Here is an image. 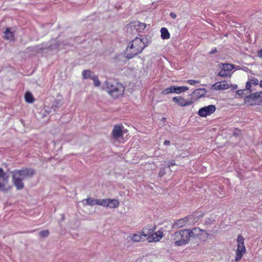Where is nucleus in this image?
<instances>
[{
    "label": "nucleus",
    "instance_id": "473e14b6",
    "mask_svg": "<svg viewBox=\"0 0 262 262\" xmlns=\"http://www.w3.org/2000/svg\"><path fill=\"white\" fill-rule=\"evenodd\" d=\"M186 82L190 85H195V84L199 83L200 81L199 80H188L186 81Z\"/></svg>",
    "mask_w": 262,
    "mask_h": 262
},
{
    "label": "nucleus",
    "instance_id": "72a5a7b5",
    "mask_svg": "<svg viewBox=\"0 0 262 262\" xmlns=\"http://www.w3.org/2000/svg\"><path fill=\"white\" fill-rule=\"evenodd\" d=\"M251 85H252L251 83H250V81L248 80L246 84V89L248 90H250V89L251 88Z\"/></svg>",
    "mask_w": 262,
    "mask_h": 262
},
{
    "label": "nucleus",
    "instance_id": "a19ab883",
    "mask_svg": "<svg viewBox=\"0 0 262 262\" xmlns=\"http://www.w3.org/2000/svg\"><path fill=\"white\" fill-rule=\"evenodd\" d=\"M259 86L261 88H262V80L260 81L259 82Z\"/></svg>",
    "mask_w": 262,
    "mask_h": 262
},
{
    "label": "nucleus",
    "instance_id": "5701e85b",
    "mask_svg": "<svg viewBox=\"0 0 262 262\" xmlns=\"http://www.w3.org/2000/svg\"><path fill=\"white\" fill-rule=\"evenodd\" d=\"M220 66L226 72L231 73V71L234 69V66L229 63H222Z\"/></svg>",
    "mask_w": 262,
    "mask_h": 262
},
{
    "label": "nucleus",
    "instance_id": "423d86ee",
    "mask_svg": "<svg viewBox=\"0 0 262 262\" xmlns=\"http://www.w3.org/2000/svg\"><path fill=\"white\" fill-rule=\"evenodd\" d=\"M198 219L193 217L192 215L188 216L186 217L177 221L173 224V228L174 229L181 228L184 226H188L193 224L198 221Z\"/></svg>",
    "mask_w": 262,
    "mask_h": 262
},
{
    "label": "nucleus",
    "instance_id": "f03ea898",
    "mask_svg": "<svg viewBox=\"0 0 262 262\" xmlns=\"http://www.w3.org/2000/svg\"><path fill=\"white\" fill-rule=\"evenodd\" d=\"M148 44L147 38L144 36L136 37L130 42L126 48L127 57L131 59L134 56L141 53Z\"/></svg>",
    "mask_w": 262,
    "mask_h": 262
},
{
    "label": "nucleus",
    "instance_id": "7ed1b4c3",
    "mask_svg": "<svg viewBox=\"0 0 262 262\" xmlns=\"http://www.w3.org/2000/svg\"><path fill=\"white\" fill-rule=\"evenodd\" d=\"M104 89H106L110 95L115 98L122 96L124 92V87L121 83L111 80L105 81Z\"/></svg>",
    "mask_w": 262,
    "mask_h": 262
},
{
    "label": "nucleus",
    "instance_id": "dca6fc26",
    "mask_svg": "<svg viewBox=\"0 0 262 262\" xmlns=\"http://www.w3.org/2000/svg\"><path fill=\"white\" fill-rule=\"evenodd\" d=\"M163 236V232L161 231H158L149 235L147 237V240L149 242H158L162 238Z\"/></svg>",
    "mask_w": 262,
    "mask_h": 262
},
{
    "label": "nucleus",
    "instance_id": "9b49d317",
    "mask_svg": "<svg viewBox=\"0 0 262 262\" xmlns=\"http://www.w3.org/2000/svg\"><path fill=\"white\" fill-rule=\"evenodd\" d=\"M102 207L113 209L118 207L120 202L117 199H102Z\"/></svg>",
    "mask_w": 262,
    "mask_h": 262
},
{
    "label": "nucleus",
    "instance_id": "aec40b11",
    "mask_svg": "<svg viewBox=\"0 0 262 262\" xmlns=\"http://www.w3.org/2000/svg\"><path fill=\"white\" fill-rule=\"evenodd\" d=\"M132 24L139 32L142 31L146 27V25L145 23H142L139 21H134Z\"/></svg>",
    "mask_w": 262,
    "mask_h": 262
},
{
    "label": "nucleus",
    "instance_id": "a211bd4d",
    "mask_svg": "<svg viewBox=\"0 0 262 262\" xmlns=\"http://www.w3.org/2000/svg\"><path fill=\"white\" fill-rule=\"evenodd\" d=\"M206 93V90L205 89H198L195 90L192 93V97L198 99L204 96Z\"/></svg>",
    "mask_w": 262,
    "mask_h": 262
},
{
    "label": "nucleus",
    "instance_id": "9d476101",
    "mask_svg": "<svg viewBox=\"0 0 262 262\" xmlns=\"http://www.w3.org/2000/svg\"><path fill=\"white\" fill-rule=\"evenodd\" d=\"M216 108L214 105H209L201 108L198 112V114L201 117H205L213 114Z\"/></svg>",
    "mask_w": 262,
    "mask_h": 262
},
{
    "label": "nucleus",
    "instance_id": "393cba45",
    "mask_svg": "<svg viewBox=\"0 0 262 262\" xmlns=\"http://www.w3.org/2000/svg\"><path fill=\"white\" fill-rule=\"evenodd\" d=\"M82 75L83 79L90 78L92 79L93 75H95L90 70H84L82 72Z\"/></svg>",
    "mask_w": 262,
    "mask_h": 262
},
{
    "label": "nucleus",
    "instance_id": "37998d69",
    "mask_svg": "<svg viewBox=\"0 0 262 262\" xmlns=\"http://www.w3.org/2000/svg\"><path fill=\"white\" fill-rule=\"evenodd\" d=\"M56 103H57V105H60V102H58V103L56 101L55 102Z\"/></svg>",
    "mask_w": 262,
    "mask_h": 262
},
{
    "label": "nucleus",
    "instance_id": "2f4dec72",
    "mask_svg": "<svg viewBox=\"0 0 262 262\" xmlns=\"http://www.w3.org/2000/svg\"><path fill=\"white\" fill-rule=\"evenodd\" d=\"M248 80L250 81V83H251L253 85H257L259 82L258 79L255 77L249 78Z\"/></svg>",
    "mask_w": 262,
    "mask_h": 262
},
{
    "label": "nucleus",
    "instance_id": "6ab92c4d",
    "mask_svg": "<svg viewBox=\"0 0 262 262\" xmlns=\"http://www.w3.org/2000/svg\"><path fill=\"white\" fill-rule=\"evenodd\" d=\"M140 232L133 234L129 236L130 240L134 242H139L143 241L144 239L142 237Z\"/></svg>",
    "mask_w": 262,
    "mask_h": 262
},
{
    "label": "nucleus",
    "instance_id": "4be33fe9",
    "mask_svg": "<svg viewBox=\"0 0 262 262\" xmlns=\"http://www.w3.org/2000/svg\"><path fill=\"white\" fill-rule=\"evenodd\" d=\"M160 32L161 37L163 39H168L170 38V34L166 28H162Z\"/></svg>",
    "mask_w": 262,
    "mask_h": 262
},
{
    "label": "nucleus",
    "instance_id": "412c9836",
    "mask_svg": "<svg viewBox=\"0 0 262 262\" xmlns=\"http://www.w3.org/2000/svg\"><path fill=\"white\" fill-rule=\"evenodd\" d=\"M4 37L9 40H13L14 39L13 32L10 31V28H7L4 32Z\"/></svg>",
    "mask_w": 262,
    "mask_h": 262
},
{
    "label": "nucleus",
    "instance_id": "b1692460",
    "mask_svg": "<svg viewBox=\"0 0 262 262\" xmlns=\"http://www.w3.org/2000/svg\"><path fill=\"white\" fill-rule=\"evenodd\" d=\"M176 86H171L165 89L162 92L163 95H167L170 93H176Z\"/></svg>",
    "mask_w": 262,
    "mask_h": 262
},
{
    "label": "nucleus",
    "instance_id": "0eeeda50",
    "mask_svg": "<svg viewBox=\"0 0 262 262\" xmlns=\"http://www.w3.org/2000/svg\"><path fill=\"white\" fill-rule=\"evenodd\" d=\"M237 248L236 250V256L235 260L239 261L246 253V249L244 245V238L241 235H238L237 237Z\"/></svg>",
    "mask_w": 262,
    "mask_h": 262
},
{
    "label": "nucleus",
    "instance_id": "4c0bfd02",
    "mask_svg": "<svg viewBox=\"0 0 262 262\" xmlns=\"http://www.w3.org/2000/svg\"><path fill=\"white\" fill-rule=\"evenodd\" d=\"M176 165V163L174 162V161H171L170 162H169L168 164V165L167 166L168 167H170V166H173V165Z\"/></svg>",
    "mask_w": 262,
    "mask_h": 262
},
{
    "label": "nucleus",
    "instance_id": "ea45409f",
    "mask_svg": "<svg viewBox=\"0 0 262 262\" xmlns=\"http://www.w3.org/2000/svg\"><path fill=\"white\" fill-rule=\"evenodd\" d=\"M170 141L168 140H165L164 142V144L166 146L169 145Z\"/></svg>",
    "mask_w": 262,
    "mask_h": 262
},
{
    "label": "nucleus",
    "instance_id": "20e7f679",
    "mask_svg": "<svg viewBox=\"0 0 262 262\" xmlns=\"http://www.w3.org/2000/svg\"><path fill=\"white\" fill-rule=\"evenodd\" d=\"M189 233V229H183L177 231L172 235L171 241L177 246L188 244L190 241Z\"/></svg>",
    "mask_w": 262,
    "mask_h": 262
},
{
    "label": "nucleus",
    "instance_id": "e433bc0d",
    "mask_svg": "<svg viewBox=\"0 0 262 262\" xmlns=\"http://www.w3.org/2000/svg\"><path fill=\"white\" fill-rule=\"evenodd\" d=\"M170 16L172 18L175 19L177 17V15L176 13L173 12H171L170 13Z\"/></svg>",
    "mask_w": 262,
    "mask_h": 262
},
{
    "label": "nucleus",
    "instance_id": "79ce46f5",
    "mask_svg": "<svg viewBox=\"0 0 262 262\" xmlns=\"http://www.w3.org/2000/svg\"><path fill=\"white\" fill-rule=\"evenodd\" d=\"M233 88H234V89H236V88H237V85H235L233 86Z\"/></svg>",
    "mask_w": 262,
    "mask_h": 262
},
{
    "label": "nucleus",
    "instance_id": "c9c22d12",
    "mask_svg": "<svg viewBox=\"0 0 262 262\" xmlns=\"http://www.w3.org/2000/svg\"><path fill=\"white\" fill-rule=\"evenodd\" d=\"M257 54L258 57L262 58V49L257 51Z\"/></svg>",
    "mask_w": 262,
    "mask_h": 262
},
{
    "label": "nucleus",
    "instance_id": "4468645a",
    "mask_svg": "<svg viewBox=\"0 0 262 262\" xmlns=\"http://www.w3.org/2000/svg\"><path fill=\"white\" fill-rule=\"evenodd\" d=\"M231 86V84L226 81H222L216 82L211 86V89L215 90H224L228 89Z\"/></svg>",
    "mask_w": 262,
    "mask_h": 262
},
{
    "label": "nucleus",
    "instance_id": "c756f323",
    "mask_svg": "<svg viewBox=\"0 0 262 262\" xmlns=\"http://www.w3.org/2000/svg\"><path fill=\"white\" fill-rule=\"evenodd\" d=\"M39 235L41 237H47L49 235V231L48 230H43L39 233Z\"/></svg>",
    "mask_w": 262,
    "mask_h": 262
},
{
    "label": "nucleus",
    "instance_id": "c85d7f7f",
    "mask_svg": "<svg viewBox=\"0 0 262 262\" xmlns=\"http://www.w3.org/2000/svg\"><path fill=\"white\" fill-rule=\"evenodd\" d=\"M92 80H93L94 82V84L95 86L98 87L100 85L101 82L99 80L98 77L96 75H93L92 77Z\"/></svg>",
    "mask_w": 262,
    "mask_h": 262
},
{
    "label": "nucleus",
    "instance_id": "7c9ffc66",
    "mask_svg": "<svg viewBox=\"0 0 262 262\" xmlns=\"http://www.w3.org/2000/svg\"><path fill=\"white\" fill-rule=\"evenodd\" d=\"M140 232L144 238L150 234L149 230L147 228L143 229L142 231Z\"/></svg>",
    "mask_w": 262,
    "mask_h": 262
},
{
    "label": "nucleus",
    "instance_id": "6e6552de",
    "mask_svg": "<svg viewBox=\"0 0 262 262\" xmlns=\"http://www.w3.org/2000/svg\"><path fill=\"white\" fill-rule=\"evenodd\" d=\"M189 232L190 238L191 237L198 238L201 241H205L208 237V233L207 232L199 228H194L191 230L189 229Z\"/></svg>",
    "mask_w": 262,
    "mask_h": 262
},
{
    "label": "nucleus",
    "instance_id": "2eb2a0df",
    "mask_svg": "<svg viewBox=\"0 0 262 262\" xmlns=\"http://www.w3.org/2000/svg\"><path fill=\"white\" fill-rule=\"evenodd\" d=\"M64 45V44H63V43H61V42H59L57 43L56 42V40H52V44L50 46L48 47L47 48H40L36 49V50L38 51L39 53H42L44 52V51L45 50H52L56 49L57 48H60L61 46H62Z\"/></svg>",
    "mask_w": 262,
    "mask_h": 262
},
{
    "label": "nucleus",
    "instance_id": "58836bf2",
    "mask_svg": "<svg viewBox=\"0 0 262 262\" xmlns=\"http://www.w3.org/2000/svg\"><path fill=\"white\" fill-rule=\"evenodd\" d=\"M217 52V50L216 48H214L210 52V54H214L216 52Z\"/></svg>",
    "mask_w": 262,
    "mask_h": 262
},
{
    "label": "nucleus",
    "instance_id": "a878e982",
    "mask_svg": "<svg viewBox=\"0 0 262 262\" xmlns=\"http://www.w3.org/2000/svg\"><path fill=\"white\" fill-rule=\"evenodd\" d=\"M25 100L27 102L32 103L34 101L32 94L30 92H27L25 95Z\"/></svg>",
    "mask_w": 262,
    "mask_h": 262
},
{
    "label": "nucleus",
    "instance_id": "ddd939ff",
    "mask_svg": "<svg viewBox=\"0 0 262 262\" xmlns=\"http://www.w3.org/2000/svg\"><path fill=\"white\" fill-rule=\"evenodd\" d=\"M172 101L181 106L190 105L193 103L192 99L187 100L181 96L173 97Z\"/></svg>",
    "mask_w": 262,
    "mask_h": 262
},
{
    "label": "nucleus",
    "instance_id": "f8f14e48",
    "mask_svg": "<svg viewBox=\"0 0 262 262\" xmlns=\"http://www.w3.org/2000/svg\"><path fill=\"white\" fill-rule=\"evenodd\" d=\"M123 126L120 125H115L112 131L113 138L116 141H120V139L123 138Z\"/></svg>",
    "mask_w": 262,
    "mask_h": 262
},
{
    "label": "nucleus",
    "instance_id": "bb28decb",
    "mask_svg": "<svg viewBox=\"0 0 262 262\" xmlns=\"http://www.w3.org/2000/svg\"><path fill=\"white\" fill-rule=\"evenodd\" d=\"M220 67L221 69V70L219 72L218 75L223 77H231V73H228L226 71H225L221 66H220Z\"/></svg>",
    "mask_w": 262,
    "mask_h": 262
},
{
    "label": "nucleus",
    "instance_id": "1a4fd4ad",
    "mask_svg": "<svg viewBox=\"0 0 262 262\" xmlns=\"http://www.w3.org/2000/svg\"><path fill=\"white\" fill-rule=\"evenodd\" d=\"M245 100L249 105L259 104L262 102V91L247 96Z\"/></svg>",
    "mask_w": 262,
    "mask_h": 262
},
{
    "label": "nucleus",
    "instance_id": "39448f33",
    "mask_svg": "<svg viewBox=\"0 0 262 262\" xmlns=\"http://www.w3.org/2000/svg\"><path fill=\"white\" fill-rule=\"evenodd\" d=\"M9 175L0 168V190L3 192H8L12 187L9 184Z\"/></svg>",
    "mask_w": 262,
    "mask_h": 262
},
{
    "label": "nucleus",
    "instance_id": "f704fd0d",
    "mask_svg": "<svg viewBox=\"0 0 262 262\" xmlns=\"http://www.w3.org/2000/svg\"><path fill=\"white\" fill-rule=\"evenodd\" d=\"M165 173L164 168H161L159 171V174L160 177L163 176Z\"/></svg>",
    "mask_w": 262,
    "mask_h": 262
},
{
    "label": "nucleus",
    "instance_id": "f257e3e1",
    "mask_svg": "<svg viewBox=\"0 0 262 262\" xmlns=\"http://www.w3.org/2000/svg\"><path fill=\"white\" fill-rule=\"evenodd\" d=\"M14 185L18 190L24 188L23 181L32 178L35 173V170L32 168H24L21 169H16L11 172Z\"/></svg>",
    "mask_w": 262,
    "mask_h": 262
},
{
    "label": "nucleus",
    "instance_id": "f3484780",
    "mask_svg": "<svg viewBox=\"0 0 262 262\" xmlns=\"http://www.w3.org/2000/svg\"><path fill=\"white\" fill-rule=\"evenodd\" d=\"M86 204L90 206H94L95 205L102 206V199H96L92 198H89L85 200Z\"/></svg>",
    "mask_w": 262,
    "mask_h": 262
},
{
    "label": "nucleus",
    "instance_id": "cd10ccee",
    "mask_svg": "<svg viewBox=\"0 0 262 262\" xmlns=\"http://www.w3.org/2000/svg\"><path fill=\"white\" fill-rule=\"evenodd\" d=\"M189 88L186 86H176V94H180L188 90Z\"/></svg>",
    "mask_w": 262,
    "mask_h": 262
}]
</instances>
